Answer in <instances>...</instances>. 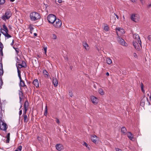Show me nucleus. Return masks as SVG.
Wrapping results in <instances>:
<instances>
[{"label": "nucleus", "instance_id": "09e8293b", "mask_svg": "<svg viewBox=\"0 0 151 151\" xmlns=\"http://www.w3.org/2000/svg\"><path fill=\"white\" fill-rule=\"evenodd\" d=\"M116 151H123L122 150L117 148L116 149Z\"/></svg>", "mask_w": 151, "mask_h": 151}, {"label": "nucleus", "instance_id": "2f4dec72", "mask_svg": "<svg viewBox=\"0 0 151 151\" xmlns=\"http://www.w3.org/2000/svg\"><path fill=\"white\" fill-rule=\"evenodd\" d=\"M110 19L111 20H113L112 22H114V20L116 19V18L115 17V16H111V17H110Z\"/></svg>", "mask_w": 151, "mask_h": 151}, {"label": "nucleus", "instance_id": "338daca9", "mask_svg": "<svg viewBox=\"0 0 151 151\" xmlns=\"http://www.w3.org/2000/svg\"><path fill=\"white\" fill-rule=\"evenodd\" d=\"M150 101H151V95L150 96Z\"/></svg>", "mask_w": 151, "mask_h": 151}, {"label": "nucleus", "instance_id": "e2e57ef3", "mask_svg": "<svg viewBox=\"0 0 151 151\" xmlns=\"http://www.w3.org/2000/svg\"><path fill=\"white\" fill-rule=\"evenodd\" d=\"M142 3H143V0H139Z\"/></svg>", "mask_w": 151, "mask_h": 151}, {"label": "nucleus", "instance_id": "b1692460", "mask_svg": "<svg viewBox=\"0 0 151 151\" xmlns=\"http://www.w3.org/2000/svg\"><path fill=\"white\" fill-rule=\"evenodd\" d=\"M83 46L86 50H89V46L87 43L86 42L83 43Z\"/></svg>", "mask_w": 151, "mask_h": 151}, {"label": "nucleus", "instance_id": "1a4fd4ad", "mask_svg": "<svg viewBox=\"0 0 151 151\" xmlns=\"http://www.w3.org/2000/svg\"><path fill=\"white\" fill-rule=\"evenodd\" d=\"M133 38L135 40L133 41H137L141 47V42L139 35L138 34H134L133 35Z\"/></svg>", "mask_w": 151, "mask_h": 151}, {"label": "nucleus", "instance_id": "6ab92c4d", "mask_svg": "<svg viewBox=\"0 0 151 151\" xmlns=\"http://www.w3.org/2000/svg\"><path fill=\"white\" fill-rule=\"evenodd\" d=\"M24 121V123H27L28 122V118L26 115H23Z\"/></svg>", "mask_w": 151, "mask_h": 151}, {"label": "nucleus", "instance_id": "6e6552de", "mask_svg": "<svg viewBox=\"0 0 151 151\" xmlns=\"http://www.w3.org/2000/svg\"><path fill=\"white\" fill-rule=\"evenodd\" d=\"M20 73V71L19 70H18V76L20 80V83L19 85L21 87H23V86H24L25 85V84L24 81L22 79Z\"/></svg>", "mask_w": 151, "mask_h": 151}, {"label": "nucleus", "instance_id": "680f3d73", "mask_svg": "<svg viewBox=\"0 0 151 151\" xmlns=\"http://www.w3.org/2000/svg\"><path fill=\"white\" fill-rule=\"evenodd\" d=\"M34 35L35 36H37V34L36 33H34Z\"/></svg>", "mask_w": 151, "mask_h": 151}, {"label": "nucleus", "instance_id": "f3484780", "mask_svg": "<svg viewBox=\"0 0 151 151\" xmlns=\"http://www.w3.org/2000/svg\"><path fill=\"white\" fill-rule=\"evenodd\" d=\"M52 83L54 86L56 87L58 85V81L57 79L55 78H52Z\"/></svg>", "mask_w": 151, "mask_h": 151}, {"label": "nucleus", "instance_id": "052dcab7", "mask_svg": "<svg viewBox=\"0 0 151 151\" xmlns=\"http://www.w3.org/2000/svg\"><path fill=\"white\" fill-rule=\"evenodd\" d=\"M14 44V40H13L12 41V42L11 44V45H13Z\"/></svg>", "mask_w": 151, "mask_h": 151}, {"label": "nucleus", "instance_id": "ddd939ff", "mask_svg": "<svg viewBox=\"0 0 151 151\" xmlns=\"http://www.w3.org/2000/svg\"><path fill=\"white\" fill-rule=\"evenodd\" d=\"M127 135L128 137L131 140L134 141L135 140V138L133 137V135L130 132H128L127 133Z\"/></svg>", "mask_w": 151, "mask_h": 151}, {"label": "nucleus", "instance_id": "dca6fc26", "mask_svg": "<svg viewBox=\"0 0 151 151\" xmlns=\"http://www.w3.org/2000/svg\"><path fill=\"white\" fill-rule=\"evenodd\" d=\"M56 149L60 151L63 149V146L62 145L58 144L56 145Z\"/></svg>", "mask_w": 151, "mask_h": 151}, {"label": "nucleus", "instance_id": "f8f14e48", "mask_svg": "<svg viewBox=\"0 0 151 151\" xmlns=\"http://www.w3.org/2000/svg\"><path fill=\"white\" fill-rule=\"evenodd\" d=\"M91 99L92 102L94 104H96L98 102V99L97 98L94 96H92L91 97Z\"/></svg>", "mask_w": 151, "mask_h": 151}, {"label": "nucleus", "instance_id": "603ef678", "mask_svg": "<svg viewBox=\"0 0 151 151\" xmlns=\"http://www.w3.org/2000/svg\"><path fill=\"white\" fill-rule=\"evenodd\" d=\"M83 145L86 146V147H88V145L86 143L84 142Z\"/></svg>", "mask_w": 151, "mask_h": 151}, {"label": "nucleus", "instance_id": "49530a36", "mask_svg": "<svg viewBox=\"0 0 151 151\" xmlns=\"http://www.w3.org/2000/svg\"><path fill=\"white\" fill-rule=\"evenodd\" d=\"M151 7V3L149 4L147 6V8H150Z\"/></svg>", "mask_w": 151, "mask_h": 151}, {"label": "nucleus", "instance_id": "412c9836", "mask_svg": "<svg viewBox=\"0 0 151 151\" xmlns=\"http://www.w3.org/2000/svg\"><path fill=\"white\" fill-rule=\"evenodd\" d=\"M106 61L107 63L109 65L111 64L112 63V60L109 58H106Z\"/></svg>", "mask_w": 151, "mask_h": 151}, {"label": "nucleus", "instance_id": "864d4df0", "mask_svg": "<svg viewBox=\"0 0 151 151\" xmlns=\"http://www.w3.org/2000/svg\"><path fill=\"white\" fill-rule=\"evenodd\" d=\"M58 1L59 3H61L62 2V0H58Z\"/></svg>", "mask_w": 151, "mask_h": 151}, {"label": "nucleus", "instance_id": "72a5a7b5", "mask_svg": "<svg viewBox=\"0 0 151 151\" xmlns=\"http://www.w3.org/2000/svg\"><path fill=\"white\" fill-rule=\"evenodd\" d=\"M19 99L20 100V101H21L22 99V93L21 92L19 93Z\"/></svg>", "mask_w": 151, "mask_h": 151}, {"label": "nucleus", "instance_id": "4be33fe9", "mask_svg": "<svg viewBox=\"0 0 151 151\" xmlns=\"http://www.w3.org/2000/svg\"><path fill=\"white\" fill-rule=\"evenodd\" d=\"M121 132L124 135L126 134L127 130L124 127H123L121 128Z\"/></svg>", "mask_w": 151, "mask_h": 151}, {"label": "nucleus", "instance_id": "bb28decb", "mask_svg": "<svg viewBox=\"0 0 151 151\" xmlns=\"http://www.w3.org/2000/svg\"><path fill=\"white\" fill-rule=\"evenodd\" d=\"M10 133H8L7 134V135L6 136V138H7V139L6 140V142L7 143H8L9 142L10 140Z\"/></svg>", "mask_w": 151, "mask_h": 151}, {"label": "nucleus", "instance_id": "7c9ffc66", "mask_svg": "<svg viewBox=\"0 0 151 151\" xmlns=\"http://www.w3.org/2000/svg\"><path fill=\"white\" fill-rule=\"evenodd\" d=\"M22 149V147L21 146H19L15 151H21Z\"/></svg>", "mask_w": 151, "mask_h": 151}, {"label": "nucleus", "instance_id": "a878e982", "mask_svg": "<svg viewBox=\"0 0 151 151\" xmlns=\"http://www.w3.org/2000/svg\"><path fill=\"white\" fill-rule=\"evenodd\" d=\"M2 34L7 38H9L11 37V36L8 34V32H2Z\"/></svg>", "mask_w": 151, "mask_h": 151}, {"label": "nucleus", "instance_id": "6e6d98bb", "mask_svg": "<svg viewBox=\"0 0 151 151\" xmlns=\"http://www.w3.org/2000/svg\"><path fill=\"white\" fill-rule=\"evenodd\" d=\"M22 114V111L21 110H20L19 112V115H21Z\"/></svg>", "mask_w": 151, "mask_h": 151}, {"label": "nucleus", "instance_id": "5fc2aeb1", "mask_svg": "<svg viewBox=\"0 0 151 151\" xmlns=\"http://www.w3.org/2000/svg\"><path fill=\"white\" fill-rule=\"evenodd\" d=\"M132 2H136V0H130Z\"/></svg>", "mask_w": 151, "mask_h": 151}, {"label": "nucleus", "instance_id": "58836bf2", "mask_svg": "<svg viewBox=\"0 0 151 151\" xmlns=\"http://www.w3.org/2000/svg\"><path fill=\"white\" fill-rule=\"evenodd\" d=\"M44 52H45V55H46L47 47H44Z\"/></svg>", "mask_w": 151, "mask_h": 151}, {"label": "nucleus", "instance_id": "c9c22d12", "mask_svg": "<svg viewBox=\"0 0 151 151\" xmlns=\"http://www.w3.org/2000/svg\"><path fill=\"white\" fill-rule=\"evenodd\" d=\"M18 66H17V69H18V68L19 69V68H21L23 67H22V65L21 64H18Z\"/></svg>", "mask_w": 151, "mask_h": 151}, {"label": "nucleus", "instance_id": "f03ea898", "mask_svg": "<svg viewBox=\"0 0 151 151\" xmlns=\"http://www.w3.org/2000/svg\"><path fill=\"white\" fill-rule=\"evenodd\" d=\"M12 15L11 11L10 10H7L4 14L2 17V19L4 20H6L9 19Z\"/></svg>", "mask_w": 151, "mask_h": 151}, {"label": "nucleus", "instance_id": "e433bc0d", "mask_svg": "<svg viewBox=\"0 0 151 151\" xmlns=\"http://www.w3.org/2000/svg\"><path fill=\"white\" fill-rule=\"evenodd\" d=\"M111 16H114H114H116V17L118 19V18H119V17H118V16L117 15H116V14H115V13H111Z\"/></svg>", "mask_w": 151, "mask_h": 151}, {"label": "nucleus", "instance_id": "ea45409f", "mask_svg": "<svg viewBox=\"0 0 151 151\" xmlns=\"http://www.w3.org/2000/svg\"><path fill=\"white\" fill-rule=\"evenodd\" d=\"M47 106H46L45 109V115H46L47 114Z\"/></svg>", "mask_w": 151, "mask_h": 151}, {"label": "nucleus", "instance_id": "f257e3e1", "mask_svg": "<svg viewBox=\"0 0 151 151\" xmlns=\"http://www.w3.org/2000/svg\"><path fill=\"white\" fill-rule=\"evenodd\" d=\"M30 17L32 20L35 21L40 19L41 16L37 12H33L30 14Z\"/></svg>", "mask_w": 151, "mask_h": 151}, {"label": "nucleus", "instance_id": "c03bdc74", "mask_svg": "<svg viewBox=\"0 0 151 151\" xmlns=\"http://www.w3.org/2000/svg\"><path fill=\"white\" fill-rule=\"evenodd\" d=\"M147 38L148 40L150 41H151V35H149L147 37Z\"/></svg>", "mask_w": 151, "mask_h": 151}, {"label": "nucleus", "instance_id": "cd10ccee", "mask_svg": "<svg viewBox=\"0 0 151 151\" xmlns=\"http://www.w3.org/2000/svg\"><path fill=\"white\" fill-rule=\"evenodd\" d=\"M98 92L101 95H103L104 94V92L103 89L101 88H99L98 90Z\"/></svg>", "mask_w": 151, "mask_h": 151}, {"label": "nucleus", "instance_id": "c756f323", "mask_svg": "<svg viewBox=\"0 0 151 151\" xmlns=\"http://www.w3.org/2000/svg\"><path fill=\"white\" fill-rule=\"evenodd\" d=\"M24 68H25L26 67L27 65L25 62L23 61H22V63L21 64Z\"/></svg>", "mask_w": 151, "mask_h": 151}, {"label": "nucleus", "instance_id": "4d7b16f0", "mask_svg": "<svg viewBox=\"0 0 151 151\" xmlns=\"http://www.w3.org/2000/svg\"><path fill=\"white\" fill-rule=\"evenodd\" d=\"M69 95L70 96L72 97V93L71 92H69Z\"/></svg>", "mask_w": 151, "mask_h": 151}, {"label": "nucleus", "instance_id": "a211bd4d", "mask_svg": "<svg viewBox=\"0 0 151 151\" xmlns=\"http://www.w3.org/2000/svg\"><path fill=\"white\" fill-rule=\"evenodd\" d=\"M3 29H1L2 32H8V28L5 24L3 25Z\"/></svg>", "mask_w": 151, "mask_h": 151}, {"label": "nucleus", "instance_id": "423d86ee", "mask_svg": "<svg viewBox=\"0 0 151 151\" xmlns=\"http://www.w3.org/2000/svg\"><path fill=\"white\" fill-rule=\"evenodd\" d=\"M117 40L118 42L121 45L125 46H127V44L126 43L124 40L121 38L120 36L117 37Z\"/></svg>", "mask_w": 151, "mask_h": 151}, {"label": "nucleus", "instance_id": "9b49d317", "mask_svg": "<svg viewBox=\"0 0 151 151\" xmlns=\"http://www.w3.org/2000/svg\"><path fill=\"white\" fill-rule=\"evenodd\" d=\"M0 128L3 130H5L7 128L6 124L2 121H0Z\"/></svg>", "mask_w": 151, "mask_h": 151}, {"label": "nucleus", "instance_id": "774afa93", "mask_svg": "<svg viewBox=\"0 0 151 151\" xmlns=\"http://www.w3.org/2000/svg\"><path fill=\"white\" fill-rule=\"evenodd\" d=\"M123 19H124V16H123Z\"/></svg>", "mask_w": 151, "mask_h": 151}, {"label": "nucleus", "instance_id": "9d476101", "mask_svg": "<svg viewBox=\"0 0 151 151\" xmlns=\"http://www.w3.org/2000/svg\"><path fill=\"white\" fill-rule=\"evenodd\" d=\"M133 44L134 47L137 50H140L141 48L142 47V45L141 47L137 41H133Z\"/></svg>", "mask_w": 151, "mask_h": 151}, {"label": "nucleus", "instance_id": "20e7f679", "mask_svg": "<svg viewBox=\"0 0 151 151\" xmlns=\"http://www.w3.org/2000/svg\"><path fill=\"white\" fill-rule=\"evenodd\" d=\"M131 18L132 20L135 22H137L139 20V16L138 14H132L131 16Z\"/></svg>", "mask_w": 151, "mask_h": 151}, {"label": "nucleus", "instance_id": "13d9d810", "mask_svg": "<svg viewBox=\"0 0 151 151\" xmlns=\"http://www.w3.org/2000/svg\"><path fill=\"white\" fill-rule=\"evenodd\" d=\"M27 111H24L23 115H26Z\"/></svg>", "mask_w": 151, "mask_h": 151}, {"label": "nucleus", "instance_id": "473e14b6", "mask_svg": "<svg viewBox=\"0 0 151 151\" xmlns=\"http://www.w3.org/2000/svg\"><path fill=\"white\" fill-rule=\"evenodd\" d=\"M3 82L1 78L0 77V89L1 88V86L2 85Z\"/></svg>", "mask_w": 151, "mask_h": 151}, {"label": "nucleus", "instance_id": "0e129e2a", "mask_svg": "<svg viewBox=\"0 0 151 151\" xmlns=\"http://www.w3.org/2000/svg\"><path fill=\"white\" fill-rule=\"evenodd\" d=\"M13 48L15 50L16 48H16L14 46L13 47Z\"/></svg>", "mask_w": 151, "mask_h": 151}, {"label": "nucleus", "instance_id": "5701e85b", "mask_svg": "<svg viewBox=\"0 0 151 151\" xmlns=\"http://www.w3.org/2000/svg\"><path fill=\"white\" fill-rule=\"evenodd\" d=\"M51 38L54 40H56L57 38L56 35L54 33H52L51 35Z\"/></svg>", "mask_w": 151, "mask_h": 151}, {"label": "nucleus", "instance_id": "79ce46f5", "mask_svg": "<svg viewBox=\"0 0 151 151\" xmlns=\"http://www.w3.org/2000/svg\"><path fill=\"white\" fill-rule=\"evenodd\" d=\"M55 119L56 120V122L58 124H59L60 123V121H59V119L56 118H55Z\"/></svg>", "mask_w": 151, "mask_h": 151}, {"label": "nucleus", "instance_id": "7ed1b4c3", "mask_svg": "<svg viewBox=\"0 0 151 151\" xmlns=\"http://www.w3.org/2000/svg\"><path fill=\"white\" fill-rule=\"evenodd\" d=\"M47 19L49 23L53 24L57 19L55 16L52 14H50L48 15Z\"/></svg>", "mask_w": 151, "mask_h": 151}, {"label": "nucleus", "instance_id": "69168bd1", "mask_svg": "<svg viewBox=\"0 0 151 151\" xmlns=\"http://www.w3.org/2000/svg\"><path fill=\"white\" fill-rule=\"evenodd\" d=\"M15 0H10V1H11V2H13Z\"/></svg>", "mask_w": 151, "mask_h": 151}, {"label": "nucleus", "instance_id": "f704fd0d", "mask_svg": "<svg viewBox=\"0 0 151 151\" xmlns=\"http://www.w3.org/2000/svg\"><path fill=\"white\" fill-rule=\"evenodd\" d=\"M141 84H142V85H141V90H142V91L143 92V93H144L145 92V91L143 89V85L142 83Z\"/></svg>", "mask_w": 151, "mask_h": 151}, {"label": "nucleus", "instance_id": "8fccbe9b", "mask_svg": "<svg viewBox=\"0 0 151 151\" xmlns=\"http://www.w3.org/2000/svg\"><path fill=\"white\" fill-rule=\"evenodd\" d=\"M2 50L3 49L0 48V53H1V54H3Z\"/></svg>", "mask_w": 151, "mask_h": 151}, {"label": "nucleus", "instance_id": "bf43d9fd", "mask_svg": "<svg viewBox=\"0 0 151 151\" xmlns=\"http://www.w3.org/2000/svg\"><path fill=\"white\" fill-rule=\"evenodd\" d=\"M106 75L107 76H109V73L108 72H107L106 73Z\"/></svg>", "mask_w": 151, "mask_h": 151}, {"label": "nucleus", "instance_id": "2eb2a0df", "mask_svg": "<svg viewBox=\"0 0 151 151\" xmlns=\"http://www.w3.org/2000/svg\"><path fill=\"white\" fill-rule=\"evenodd\" d=\"M33 84L37 88L39 87V83L37 79H35L33 82Z\"/></svg>", "mask_w": 151, "mask_h": 151}, {"label": "nucleus", "instance_id": "c85d7f7f", "mask_svg": "<svg viewBox=\"0 0 151 151\" xmlns=\"http://www.w3.org/2000/svg\"><path fill=\"white\" fill-rule=\"evenodd\" d=\"M104 29L106 31H108L109 30V28L107 25H105L104 27Z\"/></svg>", "mask_w": 151, "mask_h": 151}, {"label": "nucleus", "instance_id": "39448f33", "mask_svg": "<svg viewBox=\"0 0 151 151\" xmlns=\"http://www.w3.org/2000/svg\"><path fill=\"white\" fill-rule=\"evenodd\" d=\"M62 25L61 21L58 19H56L53 23V25L56 28H60Z\"/></svg>", "mask_w": 151, "mask_h": 151}, {"label": "nucleus", "instance_id": "4468645a", "mask_svg": "<svg viewBox=\"0 0 151 151\" xmlns=\"http://www.w3.org/2000/svg\"><path fill=\"white\" fill-rule=\"evenodd\" d=\"M91 138L93 142L95 143L96 142L97 140V137L96 135H92L91 136Z\"/></svg>", "mask_w": 151, "mask_h": 151}, {"label": "nucleus", "instance_id": "de8ad7c7", "mask_svg": "<svg viewBox=\"0 0 151 151\" xmlns=\"http://www.w3.org/2000/svg\"><path fill=\"white\" fill-rule=\"evenodd\" d=\"M133 55H134V57L135 58H137V55L136 54V53H134V54H133Z\"/></svg>", "mask_w": 151, "mask_h": 151}, {"label": "nucleus", "instance_id": "0eeeda50", "mask_svg": "<svg viewBox=\"0 0 151 151\" xmlns=\"http://www.w3.org/2000/svg\"><path fill=\"white\" fill-rule=\"evenodd\" d=\"M116 30L118 37L120 36L119 35L123 34L125 32L124 30L121 27L116 28Z\"/></svg>", "mask_w": 151, "mask_h": 151}, {"label": "nucleus", "instance_id": "4c0bfd02", "mask_svg": "<svg viewBox=\"0 0 151 151\" xmlns=\"http://www.w3.org/2000/svg\"><path fill=\"white\" fill-rule=\"evenodd\" d=\"M5 2V0H0V4H4Z\"/></svg>", "mask_w": 151, "mask_h": 151}, {"label": "nucleus", "instance_id": "aec40b11", "mask_svg": "<svg viewBox=\"0 0 151 151\" xmlns=\"http://www.w3.org/2000/svg\"><path fill=\"white\" fill-rule=\"evenodd\" d=\"M3 73V69L2 64L0 63V76H2Z\"/></svg>", "mask_w": 151, "mask_h": 151}, {"label": "nucleus", "instance_id": "3c124183", "mask_svg": "<svg viewBox=\"0 0 151 151\" xmlns=\"http://www.w3.org/2000/svg\"><path fill=\"white\" fill-rule=\"evenodd\" d=\"M26 102H25V103L24 104V108H25V111H27V109L26 108Z\"/></svg>", "mask_w": 151, "mask_h": 151}, {"label": "nucleus", "instance_id": "a18cd8bd", "mask_svg": "<svg viewBox=\"0 0 151 151\" xmlns=\"http://www.w3.org/2000/svg\"><path fill=\"white\" fill-rule=\"evenodd\" d=\"M2 116V109H0V118Z\"/></svg>", "mask_w": 151, "mask_h": 151}, {"label": "nucleus", "instance_id": "393cba45", "mask_svg": "<svg viewBox=\"0 0 151 151\" xmlns=\"http://www.w3.org/2000/svg\"><path fill=\"white\" fill-rule=\"evenodd\" d=\"M43 72L45 77H48L49 73L46 70H43Z\"/></svg>", "mask_w": 151, "mask_h": 151}, {"label": "nucleus", "instance_id": "a19ab883", "mask_svg": "<svg viewBox=\"0 0 151 151\" xmlns=\"http://www.w3.org/2000/svg\"><path fill=\"white\" fill-rule=\"evenodd\" d=\"M23 87H24V89L25 91H27V86L26 85Z\"/></svg>", "mask_w": 151, "mask_h": 151}, {"label": "nucleus", "instance_id": "37998d69", "mask_svg": "<svg viewBox=\"0 0 151 151\" xmlns=\"http://www.w3.org/2000/svg\"><path fill=\"white\" fill-rule=\"evenodd\" d=\"M15 51L17 52V54H18L19 52V50L18 48H16Z\"/></svg>", "mask_w": 151, "mask_h": 151}]
</instances>
